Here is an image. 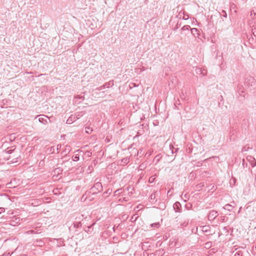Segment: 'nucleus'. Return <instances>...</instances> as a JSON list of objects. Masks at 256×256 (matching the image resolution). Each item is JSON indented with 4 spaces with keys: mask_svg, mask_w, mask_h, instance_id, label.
<instances>
[{
    "mask_svg": "<svg viewBox=\"0 0 256 256\" xmlns=\"http://www.w3.org/2000/svg\"><path fill=\"white\" fill-rule=\"evenodd\" d=\"M102 190V186L100 182L95 183L94 186L90 189L89 192L92 194H96Z\"/></svg>",
    "mask_w": 256,
    "mask_h": 256,
    "instance_id": "nucleus-1",
    "label": "nucleus"
},
{
    "mask_svg": "<svg viewBox=\"0 0 256 256\" xmlns=\"http://www.w3.org/2000/svg\"><path fill=\"white\" fill-rule=\"evenodd\" d=\"M87 217L84 218V216L81 215L80 217L76 218V219H78V221H76L73 222L74 228L76 229L80 228L82 227V224H84L86 221ZM76 231H78L76 230Z\"/></svg>",
    "mask_w": 256,
    "mask_h": 256,
    "instance_id": "nucleus-2",
    "label": "nucleus"
},
{
    "mask_svg": "<svg viewBox=\"0 0 256 256\" xmlns=\"http://www.w3.org/2000/svg\"><path fill=\"white\" fill-rule=\"evenodd\" d=\"M256 82V80L254 77L248 76L245 79L246 86H248V88L254 86Z\"/></svg>",
    "mask_w": 256,
    "mask_h": 256,
    "instance_id": "nucleus-3",
    "label": "nucleus"
},
{
    "mask_svg": "<svg viewBox=\"0 0 256 256\" xmlns=\"http://www.w3.org/2000/svg\"><path fill=\"white\" fill-rule=\"evenodd\" d=\"M218 216V212L214 210H210L208 216V220L210 221L214 220Z\"/></svg>",
    "mask_w": 256,
    "mask_h": 256,
    "instance_id": "nucleus-4",
    "label": "nucleus"
},
{
    "mask_svg": "<svg viewBox=\"0 0 256 256\" xmlns=\"http://www.w3.org/2000/svg\"><path fill=\"white\" fill-rule=\"evenodd\" d=\"M160 192L158 191H154L153 193L151 194V195L150 196V202H155L157 201V200L156 199V196H158V194H160Z\"/></svg>",
    "mask_w": 256,
    "mask_h": 256,
    "instance_id": "nucleus-5",
    "label": "nucleus"
},
{
    "mask_svg": "<svg viewBox=\"0 0 256 256\" xmlns=\"http://www.w3.org/2000/svg\"><path fill=\"white\" fill-rule=\"evenodd\" d=\"M174 209L176 212H181V204L180 202H176L173 206Z\"/></svg>",
    "mask_w": 256,
    "mask_h": 256,
    "instance_id": "nucleus-6",
    "label": "nucleus"
},
{
    "mask_svg": "<svg viewBox=\"0 0 256 256\" xmlns=\"http://www.w3.org/2000/svg\"><path fill=\"white\" fill-rule=\"evenodd\" d=\"M78 118H76L75 116L71 115L67 120L66 123L71 124Z\"/></svg>",
    "mask_w": 256,
    "mask_h": 256,
    "instance_id": "nucleus-7",
    "label": "nucleus"
},
{
    "mask_svg": "<svg viewBox=\"0 0 256 256\" xmlns=\"http://www.w3.org/2000/svg\"><path fill=\"white\" fill-rule=\"evenodd\" d=\"M43 116L46 117V118H38V121L40 122L43 124H46L48 123V120L50 122V120L47 116H46L44 115H43Z\"/></svg>",
    "mask_w": 256,
    "mask_h": 256,
    "instance_id": "nucleus-8",
    "label": "nucleus"
},
{
    "mask_svg": "<svg viewBox=\"0 0 256 256\" xmlns=\"http://www.w3.org/2000/svg\"><path fill=\"white\" fill-rule=\"evenodd\" d=\"M62 169L61 168H56L53 170L54 175L58 176L62 174Z\"/></svg>",
    "mask_w": 256,
    "mask_h": 256,
    "instance_id": "nucleus-9",
    "label": "nucleus"
},
{
    "mask_svg": "<svg viewBox=\"0 0 256 256\" xmlns=\"http://www.w3.org/2000/svg\"><path fill=\"white\" fill-rule=\"evenodd\" d=\"M95 224L94 222L92 223L90 226H84V230L86 232H91L92 230H93V228H92V226Z\"/></svg>",
    "mask_w": 256,
    "mask_h": 256,
    "instance_id": "nucleus-10",
    "label": "nucleus"
},
{
    "mask_svg": "<svg viewBox=\"0 0 256 256\" xmlns=\"http://www.w3.org/2000/svg\"><path fill=\"white\" fill-rule=\"evenodd\" d=\"M114 80H110L108 82H106L104 84L102 85V87H106V88H111L112 87L114 84Z\"/></svg>",
    "mask_w": 256,
    "mask_h": 256,
    "instance_id": "nucleus-11",
    "label": "nucleus"
},
{
    "mask_svg": "<svg viewBox=\"0 0 256 256\" xmlns=\"http://www.w3.org/2000/svg\"><path fill=\"white\" fill-rule=\"evenodd\" d=\"M90 193L89 192L88 190V191H86L85 192V193L82 195V198H81V200L82 201H86L88 200V194H90Z\"/></svg>",
    "mask_w": 256,
    "mask_h": 256,
    "instance_id": "nucleus-12",
    "label": "nucleus"
},
{
    "mask_svg": "<svg viewBox=\"0 0 256 256\" xmlns=\"http://www.w3.org/2000/svg\"><path fill=\"white\" fill-rule=\"evenodd\" d=\"M210 228L209 226H202V231L204 232H210Z\"/></svg>",
    "mask_w": 256,
    "mask_h": 256,
    "instance_id": "nucleus-13",
    "label": "nucleus"
},
{
    "mask_svg": "<svg viewBox=\"0 0 256 256\" xmlns=\"http://www.w3.org/2000/svg\"><path fill=\"white\" fill-rule=\"evenodd\" d=\"M112 192V189H108L105 192H104L102 194V196L106 198L108 196L109 194H110Z\"/></svg>",
    "mask_w": 256,
    "mask_h": 256,
    "instance_id": "nucleus-14",
    "label": "nucleus"
},
{
    "mask_svg": "<svg viewBox=\"0 0 256 256\" xmlns=\"http://www.w3.org/2000/svg\"><path fill=\"white\" fill-rule=\"evenodd\" d=\"M232 208L233 206L230 204H226L223 207V208H224V210H226L230 212L232 210Z\"/></svg>",
    "mask_w": 256,
    "mask_h": 256,
    "instance_id": "nucleus-15",
    "label": "nucleus"
},
{
    "mask_svg": "<svg viewBox=\"0 0 256 256\" xmlns=\"http://www.w3.org/2000/svg\"><path fill=\"white\" fill-rule=\"evenodd\" d=\"M239 92V96H238V98L240 100H243L245 97L244 95H242V94L244 92L243 90L240 92H240V91L238 92Z\"/></svg>",
    "mask_w": 256,
    "mask_h": 256,
    "instance_id": "nucleus-16",
    "label": "nucleus"
},
{
    "mask_svg": "<svg viewBox=\"0 0 256 256\" xmlns=\"http://www.w3.org/2000/svg\"><path fill=\"white\" fill-rule=\"evenodd\" d=\"M236 253L234 254V256H244L243 254V252L241 250H237L236 249Z\"/></svg>",
    "mask_w": 256,
    "mask_h": 256,
    "instance_id": "nucleus-17",
    "label": "nucleus"
},
{
    "mask_svg": "<svg viewBox=\"0 0 256 256\" xmlns=\"http://www.w3.org/2000/svg\"><path fill=\"white\" fill-rule=\"evenodd\" d=\"M122 192V188L116 190L114 192V196H119Z\"/></svg>",
    "mask_w": 256,
    "mask_h": 256,
    "instance_id": "nucleus-18",
    "label": "nucleus"
},
{
    "mask_svg": "<svg viewBox=\"0 0 256 256\" xmlns=\"http://www.w3.org/2000/svg\"><path fill=\"white\" fill-rule=\"evenodd\" d=\"M162 158V156L160 154H158L156 155L155 158H154V161L156 162V163H158L160 158Z\"/></svg>",
    "mask_w": 256,
    "mask_h": 256,
    "instance_id": "nucleus-19",
    "label": "nucleus"
},
{
    "mask_svg": "<svg viewBox=\"0 0 256 256\" xmlns=\"http://www.w3.org/2000/svg\"><path fill=\"white\" fill-rule=\"evenodd\" d=\"M92 132V128L90 126L86 127V132L90 134Z\"/></svg>",
    "mask_w": 256,
    "mask_h": 256,
    "instance_id": "nucleus-20",
    "label": "nucleus"
},
{
    "mask_svg": "<svg viewBox=\"0 0 256 256\" xmlns=\"http://www.w3.org/2000/svg\"><path fill=\"white\" fill-rule=\"evenodd\" d=\"M96 194H90L88 196V200L92 201L94 199V196Z\"/></svg>",
    "mask_w": 256,
    "mask_h": 256,
    "instance_id": "nucleus-21",
    "label": "nucleus"
},
{
    "mask_svg": "<svg viewBox=\"0 0 256 256\" xmlns=\"http://www.w3.org/2000/svg\"><path fill=\"white\" fill-rule=\"evenodd\" d=\"M212 246V242H208L205 244V248H210Z\"/></svg>",
    "mask_w": 256,
    "mask_h": 256,
    "instance_id": "nucleus-22",
    "label": "nucleus"
},
{
    "mask_svg": "<svg viewBox=\"0 0 256 256\" xmlns=\"http://www.w3.org/2000/svg\"><path fill=\"white\" fill-rule=\"evenodd\" d=\"M155 178H156V177L154 176H151L150 178H149V180H148V182L150 183H152L153 182L154 180H155Z\"/></svg>",
    "mask_w": 256,
    "mask_h": 256,
    "instance_id": "nucleus-23",
    "label": "nucleus"
},
{
    "mask_svg": "<svg viewBox=\"0 0 256 256\" xmlns=\"http://www.w3.org/2000/svg\"><path fill=\"white\" fill-rule=\"evenodd\" d=\"M14 149H11V148L10 149L8 148L5 150V152L6 153L10 154L14 152Z\"/></svg>",
    "mask_w": 256,
    "mask_h": 256,
    "instance_id": "nucleus-24",
    "label": "nucleus"
},
{
    "mask_svg": "<svg viewBox=\"0 0 256 256\" xmlns=\"http://www.w3.org/2000/svg\"><path fill=\"white\" fill-rule=\"evenodd\" d=\"M118 201L120 202H126L128 201V199L126 198H120Z\"/></svg>",
    "mask_w": 256,
    "mask_h": 256,
    "instance_id": "nucleus-25",
    "label": "nucleus"
},
{
    "mask_svg": "<svg viewBox=\"0 0 256 256\" xmlns=\"http://www.w3.org/2000/svg\"><path fill=\"white\" fill-rule=\"evenodd\" d=\"M159 226H160V223L159 222H156V223L152 224H151V226L152 228H158Z\"/></svg>",
    "mask_w": 256,
    "mask_h": 256,
    "instance_id": "nucleus-26",
    "label": "nucleus"
},
{
    "mask_svg": "<svg viewBox=\"0 0 256 256\" xmlns=\"http://www.w3.org/2000/svg\"><path fill=\"white\" fill-rule=\"evenodd\" d=\"M188 18H189V16L188 14H185L184 12H183L182 19L186 20H188Z\"/></svg>",
    "mask_w": 256,
    "mask_h": 256,
    "instance_id": "nucleus-27",
    "label": "nucleus"
},
{
    "mask_svg": "<svg viewBox=\"0 0 256 256\" xmlns=\"http://www.w3.org/2000/svg\"><path fill=\"white\" fill-rule=\"evenodd\" d=\"M220 16H224V18H226L227 14L224 10H222V12L220 14Z\"/></svg>",
    "mask_w": 256,
    "mask_h": 256,
    "instance_id": "nucleus-28",
    "label": "nucleus"
},
{
    "mask_svg": "<svg viewBox=\"0 0 256 256\" xmlns=\"http://www.w3.org/2000/svg\"><path fill=\"white\" fill-rule=\"evenodd\" d=\"M226 219H227V218H226L225 216H222L220 217V220L222 222H225Z\"/></svg>",
    "mask_w": 256,
    "mask_h": 256,
    "instance_id": "nucleus-29",
    "label": "nucleus"
},
{
    "mask_svg": "<svg viewBox=\"0 0 256 256\" xmlns=\"http://www.w3.org/2000/svg\"><path fill=\"white\" fill-rule=\"evenodd\" d=\"M252 32L254 36H256V28H252Z\"/></svg>",
    "mask_w": 256,
    "mask_h": 256,
    "instance_id": "nucleus-30",
    "label": "nucleus"
},
{
    "mask_svg": "<svg viewBox=\"0 0 256 256\" xmlns=\"http://www.w3.org/2000/svg\"><path fill=\"white\" fill-rule=\"evenodd\" d=\"M106 87H102V86L98 88H96V90H103L104 88H105Z\"/></svg>",
    "mask_w": 256,
    "mask_h": 256,
    "instance_id": "nucleus-31",
    "label": "nucleus"
},
{
    "mask_svg": "<svg viewBox=\"0 0 256 256\" xmlns=\"http://www.w3.org/2000/svg\"><path fill=\"white\" fill-rule=\"evenodd\" d=\"M79 160V156L78 155H76L74 156V160Z\"/></svg>",
    "mask_w": 256,
    "mask_h": 256,
    "instance_id": "nucleus-32",
    "label": "nucleus"
},
{
    "mask_svg": "<svg viewBox=\"0 0 256 256\" xmlns=\"http://www.w3.org/2000/svg\"><path fill=\"white\" fill-rule=\"evenodd\" d=\"M4 212V208H0V214Z\"/></svg>",
    "mask_w": 256,
    "mask_h": 256,
    "instance_id": "nucleus-33",
    "label": "nucleus"
},
{
    "mask_svg": "<svg viewBox=\"0 0 256 256\" xmlns=\"http://www.w3.org/2000/svg\"><path fill=\"white\" fill-rule=\"evenodd\" d=\"M249 148L248 147L247 148H246V146H244L242 148V152H244V151H246L248 150V149Z\"/></svg>",
    "mask_w": 256,
    "mask_h": 256,
    "instance_id": "nucleus-34",
    "label": "nucleus"
},
{
    "mask_svg": "<svg viewBox=\"0 0 256 256\" xmlns=\"http://www.w3.org/2000/svg\"><path fill=\"white\" fill-rule=\"evenodd\" d=\"M122 162H123L124 163H127L128 162V160L127 158H124L122 160Z\"/></svg>",
    "mask_w": 256,
    "mask_h": 256,
    "instance_id": "nucleus-35",
    "label": "nucleus"
},
{
    "mask_svg": "<svg viewBox=\"0 0 256 256\" xmlns=\"http://www.w3.org/2000/svg\"><path fill=\"white\" fill-rule=\"evenodd\" d=\"M87 172H88V173H90V172H92V169H91V168H90V166H88V170H87Z\"/></svg>",
    "mask_w": 256,
    "mask_h": 256,
    "instance_id": "nucleus-36",
    "label": "nucleus"
},
{
    "mask_svg": "<svg viewBox=\"0 0 256 256\" xmlns=\"http://www.w3.org/2000/svg\"><path fill=\"white\" fill-rule=\"evenodd\" d=\"M118 226H116V225H114L113 227L114 231H115L116 229L118 228Z\"/></svg>",
    "mask_w": 256,
    "mask_h": 256,
    "instance_id": "nucleus-37",
    "label": "nucleus"
},
{
    "mask_svg": "<svg viewBox=\"0 0 256 256\" xmlns=\"http://www.w3.org/2000/svg\"><path fill=\"white\" fill-rule=\"evenodd\" d=\"M10 256V254L9 253H8V254H2V256Z\"/></svg>",
    "mask_w": 256,
    "mask_h": 256,
    "instance_id": "nucleus-38",
    "label": "nucleus"
},
{
    "mask_svg": "<svg viewBox=\"0 0 256 256\" xmlns=\"http://www.w3.org/2000/svg\"><path fill=\"white\" fill-rule=\"evenodd\" d=\"M78 98L80 99H84V96L80 95L78 96Z\"/></svg>",
    "mask_w": 256,
    "mask_h": 256,
    "instance_id": "nucleus-39",
    "label": "nucleus"
},
{
    "mask_svg": "<svg viewBox=\"0 0 256 256\" xmlns=\"http://www.w3.org/2000/svg\"><path fill=\"white\" fill-rule=\"evenodd\" d=\"M220 102H222L223 100H224L222 96H220Z\"/></svg>",
    "mask_w": 256,
    "mask_h": 256,
    "instance_id": "nucleus-40",
    "label": "nucleus"
},
{
    "mask_svg": "<svg viewBox=\"0 0 256 256\" xmlns=\"http://www.w3.org/2000/svg\"><path fill=\"white\" fill-rule=\"evenodd\" d=\"M178 24H177L176 26V28H174V30H176L177 28H178Z\"/></svg>",
    "mask_w": 256,
    "mask_h": 256,
    "instance_id": "nucleus-41",
    "label": "nucleus"
},
{
    "mask_svg": "<svg viewBox=\"0 0 256 256\" xmlns=\"http://www.w3.org/2000/svg\"><path fill=\"white\" fill-rule=\"evenodd\" d=\"M130 188H130V186H128V187H127V190H128V191H129Z\"/></svg>",
    "mask_w": 256,
    "mask_h": 256,
    "instance_id": "nucleus-42",
    "label": "nucleus"
},
{
    "mask_svg": "<svg viewBox=\"0 0 256 256\" xmlns=\"http://www.w3.org/2000/svg\"><path fill=\"white\" fill-rule=\"evenodd\" d=\"M176 150H176L174 152V150H172V154H174V153L176 152Z\"/></svg>",
    "mask_w": 256,
    "mask_h": 256,
    "instance_id": "nucleus-43",
    "label": "nucleus"
},
{
    "mask_svg": "<svg viewBox=\"0 0 256 256\" xmlns=\"http://www.w3.org/2000/svg\"><path fill=\"white\" fill-rule=\"evenodd\" d=\"M30 232L31 234H33L34 232V230H30Z\"/></svg>",
    "mask_w": 256,
    "mask_h": 256,
    "instance_id": "nucleus-44",
    "label": "nucleus"
},
{
    "mask_svg": "<svg viewBox=\"0 0 256 256\" xmlns=\"http://www.w3.org/2000/svg\"><path fill=\"white\" fill-rule=\"evenodd\" d=\"M253 12L254 13V10L251 11V14H253Z\"/></svg>",
    "mask_w": 256,
    "mask_h": 256,
    "instance_id": "nucleus-45",
    "label": "nucleus"
},
{
    "mask_svg": "<svg viewBox=\"0 0 256 256\" xmlns=\"http://www.w3.org/2000/svg\"><path fill=\"white\" fill-rule=\"evenodd\" d=\"M253 12L254 13V10L251 11V14H253Z\"/></svg>",
    "mask_w": 256,
    "mask_h": 256,
    "instance_id": "nucleus-46",
    "label": "nucleus"
},
{
    "mask_svg": "<svg viewBox=\"0 0 256 256\" xmlns=\"http://www.w3.org/2000/svg\"><path fill=\"white\" fill-rule=\"evenodd\" d=\"M180 13H181V12H180L178 15L180 16L181 17Z\"/></svg>",
    "mask_w": 256,
    "mask_h": 256,
    "instance_id": "nucleus-47",
    "label": "nucleus"
},
{
    "mask_svg": "<svg viewBox=\"0 0 256 256\" xmlns=\"http://www.w3.org/2000/svg\"><path fill=\"white\" fill-rule=\"evenodd\" d=\"M241 208H240V210H239V211H238V212H240V209H241Z\"/></svg>",
    "mask_w": 256,
    "mask_h": 256,
    "instance_id": "nucleus-48",
    "label": "nucleus"
},
{
    "mask_svg": "<svg viewBox=\"0 0 256 256\" xmlns=\"http://www.w3.org/2000/svg\"><path fill=\"white\" fill-rule=\"evenodd\" d=\"M22 256H28V255H26V254H24V255H22Z\"/></svg>",
    "mask_w": 256,
    "mask_h": 256,
    "instance_id": "nucleus-49",
    "label": "nucleus"
},
{
    "mask_svg": "<svg viewBox=\"0 0 256 256\" xmlns=\"http://www.w3.org/2000/svg\"><path fill=\"white\" fill-rule=\"evenodd\" d=\"M58 148H57V150H58L59 149V148H58Z\"/></svg>",
    "mask_w": 256,
    "mask_h": 256,
    "instance_id": "nucleus-50",
    "label": "nucleus"
},
{
    "mask_svg": "<svg viewBox=\"0 0 256 256\" xmlns=\"http://www.w3.org/2000/svg\"><path fill=\"white\" fill-rule=\"evenodd\" d=\"M232 135L230 137V139H232Z\"/></svg>",
    "mask_w": 256,
    "mask_h": 256,
    "instance_id": "nucleus-51",
    "label": "nucleus"
}]
</instances>
